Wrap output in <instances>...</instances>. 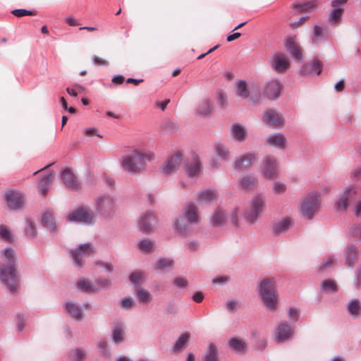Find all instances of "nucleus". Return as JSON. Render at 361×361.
<instances>
[{"mask_svg": "<svg viewBox=\"0 0 361 361\" xmlns=\"http://www.w3.org/2000/svg\"><path fill=\"white\" fill-rule=\"evenodd\" d=\"M78 288L82 291L89 293H94L97 289V288L93 286L89 281H87L85 279H80L78 282Z\"/></svg>", "mask_w": 361, "mask_h": 361, "instance_id": "41", "label": "nucleus"}, {"mask_svg": "<svg viewBox=\"0 0 361 361\" xmlns=\"http://www.w3.org/2000/svg\"><path fill=\"white\" fill-rule=\"evenodd\" d=\"M26 235L29 238H35L37 235V230L35 224L30 221H27V226L25 228Z\"/></svg>", "mask_w": 361, "mask_h": 361, "instance_id": "47", "label": "nucleus"}, {"mask_svg": "<svg viewBox=\"0 0 361 361\" xmlns=\"http://www.w3.org/2000/svg\"><path fill=\"white\" fill-rule=\"evenodd\" d=\"M134 301L130 298H126L121 300V307L126 309L130 308L133 306Z\"/></svg>", "mask_w": 361, "mask_h": 361, "instance_id": "57", "label": "nucleus"}, {"mask_svg": "<svg viewBox=\"0 0 361 361\" xmlns=\"http://www.w3.org/2000/svg\"><path fill=\"white\" fill-rule=\"evenodd\" d=\"M173 265V261L169 259H161L157 262L155 267L157 269L164 271Z\"/></svg>", "mask_w": 361, "mask_h": 361, "instance_id": "48", "label": "nucleus"}, {"mask_svg": "<svg viewBox=\"0 0 361 361\" xmlns=\"http://www.w3.org/2000/svg\"><path fill=\"white\" fill-rule=\"evenodd\" d=\"M183 163V154L175 152L163 163L161 169L163 173L170 175L176 173Z\"/></svg>", "mask_w": 361, "mask_h": 361, "instance_id": "6", "label": "nucleus"}, {"mask_svg": "<svg viewBox=\"0 0 361 361\" xmlns=\"http://www.w3.org/2000/svg\"><path fill=\"white\" fill-rule=\"evenodd\" d=\"M154 247V242H152L149 240H147V239L142 240L138 243L139 249L142 252H145V253H149V252H152Z\"/></svg>", "mask_w": 361, "mask_h": 361, "instance_id": "44", "label": "nucleus"}, {"mask_svg": "<svg viewBox=\"0 0 361 361\" xmlns=\"http://www.w3.org/2000/svg\"><path fill=\"white\" fill-rule=\"evenodd\" d=\"M345 264L350 267H354L359 256L358 247L354 245L348 246L345 251Z\"/></svg>", "mask_w": 361, "mask_h": 361, "instance_id": "23", "label": "nucleus"}, {"mask_svg": "<svg viewBox=\"0 0 361 361\" xmlns=\"http://www.w3.org/2000/svg\"><path fill=\"white\" fill-rule=\"evenodd\" d=\"M217 101L218 103L222 107H226L227 106V96L223 91H219L217 93Z\"/></svg>", "mask_w": 361, "mask_h": 361, "instance_id": "53", "label": "nucleus"}, {"mask_svg": "<svg viewBox=\"0 0 361 361\" xmlns=\"http://www.w3.org/2000/svg\"><path fill=\"white\" fill-rule=\"evenodd\" d=\"M11 13L16 17H23L25 16H35L37 12L35 11H28L25 9H15L11 11Z\"/></svg>", "mask_w": 361, "mask_h": 361, "instance_id": "50", "label": "nucleus"}, {"mask_svg": "<svg viewBox=\"0 0 361 361\" xmlns=\"http://www.w3.org/2000/svg\"><path fill=\"white\" fill-rule=\"evenodd\" d=\"M291 225V221L289 218H286L277 223L273 228L274 233L276 235L286 231Z\"/></svg>", "mask_w": 361, "mask_h": 361, "instance_id": "34", "label": "nucleus"}, {"mask_svg": "<svg viewBox=\"0 0 361 361\" xmlns=\"http://www.w3.org/2000/svg\"><path fill=\"white\" fill-rule=\"evenodd\" d=\"M42 223L45 227L49 228L51 231H54L56 228L53 214L50 212H47L44 214L42 219Z\"/></svg>", "mask_w": 361, "mask_h": 361, "instance_id": "37", "label": "nucleus"}, {"mask_svg": "<svg viewBox=\"0 0 361 361\" xmlns=\"http://www.w3.org/2000/svg\"><path fill=\"white\" fill-rule=\"evenodd\" d=\"M347 1L348 0H333L331 2V5L334 8H341L340 6L345 4Z\"/></svg>", "mask_w": 361, "mask_h": 361, "instance_id": "60", "label": "nucleus"}, {"mask_svg": "<svg viewBox=\"0 0 361 361\" xmlns=\"http://www.w3.org/2000/svg\"><path fill=\"white\" fill-rule=\"evenodd\" d=\"M319 6V0H309L303 3H295L293 7L300 12L311 11Z\"/></svg>", "mask_w": 361, "mask_h": 361, "instance_id": "27", "label": "nucleus"}, {"mask_svg": "<svg viewBox=\"0 0 361 361\" xmlns=\"http://www.w3.org/2000/svg\"><path fill=\"white\" fill-rule=\"evenodd\" d=\"M273 189L275 193L276 194H281L286 191V186L280 182H276L274 184Z\"/></svg>", "mask_w": 361, "mask_h": 361, "instance_id": "55", "label": "nucleus"}, {"mask_svg": "<svg viewBox=\"0 0 361 361\" xmlns=\"http://www.w3.org/2000/svg\"><path fill=\"white\" fill-rule=\"evenodd\" d=\"M197 113L200 116H207L212 113V102L209 99H204L197 107Z\"/></svg>", "mask_w": 361, "mask_h": 361, "instance_id": "36", "label": "nucleus"}, {"mask_svg": "<svg viewBox=\"0 0 361 361\" xmlns=\"http://www.w3.org/2000/svg\"><path fill=\"white\" fill-rule=\"evenodd\" d=\"M306 20H307V17H302L300 18V20L298 22L291 23L290 24V26L293 29L298 28L300 26H301L305 22Z\"/></svg>", "mask_w": 361, "mask_h": 361, "instance_id": "62", "label": "nucleus"}, {"mask_svg": "<svg viewBox=\"0 0 361 361\" xmlns=\"http://www.w3.org/2000/svg\"><path fill=\"white\" fill-rule=\"evenodd\" d=\"M67 219L73 222L90 224L93 220V215L86 209H78L69 214L67 216Z\"/></svg>", "mask_w": 361, "mask_h": 361, "instance_id": "13", "label": "nucleus"}, {"mask_svg": "<svg viewBox=\"0 0 361 361\" xmlns=\"http://www.w3.org/2000/svg\"><path fill=\"white\" fill-rule=\"evenodd\" d=\"M94 252V248L90 243H85L80 245L78 249L72 251V257L78 267H82L83 262L82 259L90 256Z\"/></svg>", "mask_w": 361, "mask_h": 361, "instance_id": "11", "label": "nucleus"}, {"mask_svg": "<svg viewBox=\"0 0 361 361\" xmlns=\"http://www.w3.org/2000/svg\"><path fill=\"white\" fill-rule=\"evenodd\" d=\"M229 345L233 350L239 353L245 352L247 348L246 342L244 340L236 338H232L229 341Z\"/></svg>", "mask_w": 361, "mask_h": 361, "instance_id": "38", "label": "nucleus"}, {"mask_svg": "<svg viewBox=\"0 0 361 361\" xmlns=\"http://www.w3.org/2000/svg\"><path fill=\"white\" fill-rule=\"evenodd\" d=\"M257 159L254 153H247L240 156L234 162V167L238 170H243L250 168Z\"/></svg>", "mask_w": 361, "mask_h": 361, "instance_id": "16", "label": "nucleus"}, {"mask_svg": "<svg viewBox=\"0 0 361 361\" xmlns=\"http://www.w3.org/2000/svg\"><path fill=\"white\" fill-rule=\"evenodd\" d=\"M184 216L188 224H197L200 221V216L197 212V207L194 204H189L183 209Z\"/></svg>", "mask_w": 361, "mask_h": 361, "instance_id": "19", "label": "nucleus"}, {"mask_svg": "<svg viewBox=\"0 0 361 361\" xmlns=\"http://www.w3.org/2000/svg\"><path fill=\"white\" fill-rule=\"evenodd\" d=\"M54 179V175L50 173L46 176L44 178L40 180L39 183V192L42 195H46L49 190V187L50 185L51 182Z\"/></svg>", "mask_w": 361, "mask_h": 361, "instance_id": "33", "label": "nucleus"}, {"mask_svg": "<svg viewBox=\"0 0 361 361\" xmlns=\"http://www.w3.org/2000/svg\"><path fill=\"white\" fill-rule=\"evenodd\" d=\"M322 288L329 292H336L337 290V286L334 281L325 280L322 284Z\"/></svg>", "mask_w": 361, "mask_h": 361, "instance_id": "49", "label": "nucleus"}, {"mask_svg": "<svg viewBox=\"0 0 361 361\" xmlns=\"http://www.w3.org/2000/svg\"><path fill=\"white\" fill-rule=\"evenodd\" d=\"M355 194V189L353 186L346 188L345 191L336 204L338 211H346L348 202Z\"/></svg>", "mask_w": 361, "mask_h": 361, "instance_id": "18", "label": "nucleus"}, {"mask_svg": "<svg viewBox=\"0 0 361 361\" xmlns=\"http://www.w3.org/2000/svg\"><path fill=\"white\" fill-rule=\"evenodd\" d=\"M215 156L223 161H227L230 159V152L228 148L221 142H215L214 145Z\"/></svg>", "mask_w": 361, "mask_h": 361, "instance_id": "26", "label": "nucleus"}, {"mask_svg": "<svg viewBox=\"0 0 361 361\" xmlns=\"http://www.w3.org/2000/svg\"><path fill=\"white\" fill-rule=\"evenodd\" d=\"M262 176L267 179H272L278 176V163L274 157H265L262 163Z\"/></svg>", "mask_w": 361, "mask_h": 361, "instance_id": "8", "label": "nucleus"}, {"mask_svg": "<svg viewBox=\"0 0 361 361\" xmlns=\"http://www.w3.org/2000/svg\"><path fill=\"white\" fill-rule=\"evenodd\" d=\"M5 200L11 209H20L25 202L23 195L17 190H8L5 193Z\"/></svg>", "mask_w": 361, "mask_h": 361, "instance_id": "9", "label": "nucleus"}, {"mask_svg": "<svg viewBox=\"0 0 361 361\" xmlns=\"http://www.w3.org/2000/svg\"><path fill=\"white\" fill-rule=\"evenodd\" d=\"M61 178L63 183L68 188L77 190L80 188V183L74 175L69 169H65L61 173Z\"/></svg>", "mask_w": 361, "mask_h": 361, "instance_id": "20", "label": "nucleus"}, {"mask_svg": "<svg viewBox=\"0 0 361 361\" xmlns=\"http://www.w3.org/2000/svg\"><path fill=\"white\" fill-rule=\"evenodd\" d=\"M114 207V201L109 196L99 197L97 200V209L104 215L110 214Z\"/></svg>", "mask_w": 361, "mask_h": 361, "instance_id": "14", "label": "nucleus"}, {"mask_svg": "<svg viewBox=\"0 0 361 361\" xmlns=\"http://www.w3.org/2000/svg\"><path fill=\"white\" fill-rule=\"evenodd\" d=\"M201 163L199 159H195L191 163L185 166V172L189 177H195L200 174L201 171Z\"/></svg>", "mask_w": 361, "mask_h": 361, "instance_id": "29", "label": "nucleus"}, {"mask_svg": "<svg viewBox=\"0 0 361 361\" xmlns=\"http://www.w3.org/2000/svg\"><path fill=\"white\" fill-rule=\"evenodd\" d=\"M113 341L115 343H121L123 341V331L121 325H116L113 330Z\"/></svg>", "mask_w": 361, "mask_h": 361, "instance_id": "46", "label": "nucleus"}, {"mask_svg": "<svg viewBox=\"0 0 361 361\" xmlns=\"http://www.w3.org/2000/svg\"><path fill=\"white\" fill-rule=\"evenodd\" d=\"M204 361H218L216 346L211 343L209 345L208 352L204 357Z\"/></svg>", "mask_w": 361, "mask_h": 361, "instance_id": "42", "label": "nucleus"}, {"mask_svg": "<svg viewBox=\"0 0 361 361\" xmlns=\"http://www.w3.org/2000/svg\"><path fill=\"white\" fill-rule=\"evenodd\" d=\"M197 200L204 204L213 202L217 200V193L212 190H203L197 194Z\"/></svg>", "mask_w": 361, "mask_h": 361, "instance_id": "28", "label": "nucleus"}, {"mask_svg": "<svg viewBox=\"0 0 361 361\" xmlns=\"http://www.w3.org/2000/svg\"><path fill=\"white\" fill-rule=\"evenodd\" d=\"M267 142L269 145L279 149H284L286 145V139L281 133H274L267 137Z\"/></svg>", "mask_w": 361, "mask_h": 361, "instance_id": "24", "label": "nucleus"}, {"mask_svg": "<svg viewBox=\"0 0 361 361\" xmlns=\"http://www.w3.org/2000/svg\"><path fill=\"white\" fill-rule=\"evenodd\" d=\"M66 310L70 315L76 320H81L83 317L80 307L73 302L66 303Z\"/></svg>", "mask_w": 361, "mask_h": 361, "instance_id": "32", "label": "nucleus"}, {"mask_svg": "<svg viewBox=\"0 0 361 361\" xmlns=\"http://www.w3.org/2000/svg\"><path fill=\"white\" fill-rule=\"evenodd\" d=\"M204 299V295L202 292L199 291V292H196L193 296H192V300L195 302H197V303H200Z\"/></svg>", "mask_w": 361, "mask_h": 361, "instance_id": "63", "label": "nucleus"}, {"mask_svg": "<svg viewBox=\"0 0 361 361\" xmlns=\"http://www.w3.org/2000/svg\"><path fill=\"white\" fill-rule=\"evenodd\" d=\"M190 337V334L188 332H186L182 334L178 339L176 341L174 346L173 350L175 352H182L183 351L186 347L188 346V343Z\"/></svg>", "mask_w": 361, "mask_h": 361, "instance_id": "31", "label": "nucleus"}, {"mask_svg": "<svg viewBox=\"0 0 361 361\" xmlns=\"http://www.w3.org/2000/svg\"><path fill=\"white\" fill-rule=\"evenodd\" d=\"M154 159V154L145 149H135L123 157V169L131 174L140 173L147 169V162Z\"/></svg>", "mask_w": 361, "mask_h": 361, "instance_id": "2", "label": "nucleus"}, {"mask_svg": "<svg viewBox=\"0 0 361 361\" xmlns=\"http://www.w3.org/2000/svg\"><path fill=\"white\" fill-rule=\"evenodd\" d=\"M143 278L144 274L140 271L134 272L130 276V281L136 284L135 286H138L137 283H139L143 279Z\"/></svg>", "mask_w": 361, "mask_h": 361, "instance_id": "52", "label": "nucleus"}, {"mask_svg": "<svg viewBox=\"0 0 361 361\" xmlns=\"http://www.w3.org/2000/svg\"><path fill=\"white\" fill-rule=\"evenodd\" d=\"M264 121L269 126L276 128L281 127L283 125L282 118L279 116V114L274 110H269L264 114Z\"/></svg>", "mask_w": 361, "mask_h": 361, "instance_id": "22", "label": "nucleus"}, {"mask_svg": "<svg viewBox=\"0 0 361 361\" xmlns=\"http://www.w3.org/2000/svg\"><path fill=\"white\" fill-rule=\"evenodd\" d=\"M343 11V8H334L329 14V21L334 24L339 22L341 19Z\"/></svg>", "mask_w": 361, "mask_h": 361, "instance_id": "45", "label": "nucleus"}, {"mask_svg": "<svg viewBox=\"0 0 361 361\" xmlns=\"http://www.w3.org/2000/svg\"><path fill=\"white\" fill-rule=\"evenodd\" d=\"M357 288H361V267L357 269V279L355 282Z\"/></svg>", "mask_w": 361, "mask_h": 361, "instance_id": "64", "label": "nucleus"}, {"mask_svg": "<svg viewBox=\"0 0 361 361\" xmlns=\"http://www.w3.org/2000/svg\"><path fill=\"white\" fill-rule=\"evenodd\" d=\"M293 334V330L287 324H280L275 331V339L277 342L282 343L289 339Z\"/></svg>", "mask_w": 361, "mask_h": 361, "instance_id": "17", "label": "nucleus"}, {"mask_svg": "<svg viewBox=\"0 0 361 361\" xmlns=\"http://www.w3.org/2000/svg\"><path fill=\"white\" fill-rule=\"evenodd\" d=\"M322 71V64L318 60H314L311 63L305 66L302 71L305 74L316 72L317 75L320 74Z\"/></svg>", "mask_w": 361, "mask_h": 361, "instance_id": "39", "label": "nucleus"}, {"mask_svg": "<svg viewBox=\"0 0 361 361\" xmlns=\"http://www.w3.org/2000/svg\"><path fill=\"white\" fill-rule=\"evenodd\" d=\"M225 219L226 214L221 209H217L212 216V221L214 225L220 226L224 222Z\"/></svg>", "mask_w": 361, "mask_h": 361, "instance_id": "43", "label": "nucleus"}, {"mask_svg": "<svg viewBox=\"0 0 361 361\" xmlns=\"http://www.w3.org/2000/svg\"><path fill=\"white\" fill-rule=\"evenodd\" d=\"M70 356L73 361H81L85 357V354L81 349H76L71 353Z\"/></svg>", "mask_w": 361, "mask_h": 361, "instance_id": "51", "label": "nucleus"}, {"mask_svg": "<svg viewBox=\"0 0 361 361\" xmlns=\"http://www.w3.org/2000/svg\"><path fill=\"white\" fill-rule=\"evenodd\" d=\"M1 257L4 263L0 265V280L11 293H15L19 286V276L13 250L9 247L2 250Z\"/></svg>", "mask_w": 361, "mask_h": 361, "instance_id": "1", "label": "nucleus"}, {"mask_svg": "<svg viewBox=\"0 0 361 361\" xmlns=\"http://www.w3.org/2000/svg\"><path fill=\"white\" fill-rule=\"evenodd\" d=\"M235 92L237 96L247 99L250 104L255 105L259 102V97L257 94L254 95V92L249 88L244 80H240L235 83Z\"/></svg>", "mask_w": 361, "mask_h": 361, "instance_id": "7", "label": "nucleus"}, {"mask_svg": "<svg viewBox=\"0 0 361 361\" xmlns=\"http://www.w3.org/2000/svg\"><path fill=\"white\" fill-rule=\"evenodd\" d=\"M271 67L277 73L286 72L290 68V62L287 56L283 54H276L271 60Z\"/></svg>", "mask_w": 361, "mask_h": 361, "instance_id": "12", "label": "nucleus"}, {"mask_svg": "<svg viewBox=\"0 0 361 361\" xmlns=\"http://www.w3.org/2000/svg\"><path fill=\"white\" fill-rule=\"evenodd\" d=\"M156 218L154 215L149 212H147L141 215L139 220L140 229L144 233L151 231L156 224Z\"/></svg>", "mask_w": 361, "mask_h": 361, "instance_id": "15", "label": "nucleus"}, {"mask_svg": "<svg viewBox=\"0 0 361 361\" xmlns=\"http://www.w3.org/2000/svg\"><path fill=\"white\" fill-rule=\"evenodd\" d=\"M322 29L321 27L316 25L314 28V42L318 40V37L322 36Z\"/></svg>", "mask_w": 361, "mask_h": 361, "instance_id": "61", "label": "nucleus"}, {"mask_svg": "<svg viewBox=\"0 0 361 361\" xmlns=\"http://www.w3.org/2000/svg\"><path fill=\"white\" fill-rule=\"evenodd\" d=\"M282 89V84L278 80L272 79L265 84L263 94L269 99H276L279 97Z\"/></svg>", "mask_w": 361, "mask_h": 361, "instance_id": "10", "label": "nucleus"}, {"mask_svg": "<svg viewBox=\"0 0 361 361\" xmlns=\"http://www.w3.org/2000/svg\"><path fill=\"white\" fill-rule=\"evenodd\" d=\"M92 61L97 66H107L109 64V62L106 59L97 56H94Z\"/></svg>", "mask_w": 361, "mask_h": 361, "instance_id": "58", "label": "nucleus"}, {"mask_svg": "<svg viewBox=\"0 0 361 361\" xmlns=\"http://www.w3.org/2000/svg\"><path fill=\"white\" fill-rule=\"evenodd\" d=\"M347 310L351 315L357 316L360 311V303L359 300H350L347 305Z\"/></svg>", "mask_w": 361, "mask_h": 361, "instance_id": "40", "label": "nucleus"}, {"mask_svg": "<svg viewBox=\"0 0 361 361\" xmlns=\"http://www.w3.org/2000/svg\"><path fill=\"white\" fill-rule=\"evenodd\" d=\"M288 315L290 319L298 320L299 317V312L295 308H290L288 312Z\"/></svg>", "mask_w": 361, "mask_h": 361, "instance_id": "59", "label": "nucleus"}, {"mask_svg": "<svg viewBox=\"0 0 361 361\" xmlns=\"http://www.w3.org/2000/svg\"><path fill=\"white\" fill-rule=\"evenodd\" d=\"M231 131L233 137L238 142H243L247 136L245 128L238 123L233 124Z\"/></svg>", "mask_w": 361, "mask_h": 361, "instance_id": "25", "label": "nucleus"}, {"mask_svg": "<svg viewBox=\"0 0 361 361\" xmlns=\"http://www.w3.org/2000/svg\"><path fill=\"white\" fill-rule=\"evenodd\" d=\"M0 237L5 240H11V234L9 230L4 226H0Z\"/></svg>", "mask_w": 361, "mask_h": 361, "instance_id": "54", "label": "nucleus"}, {"mask_svg": "<svg viewBox=\"0 0 361 361\" xmlns=\"http://www.w3.org/2000/svg\"><path fill=\"white\" fill-rule=\"evenodd\" d=\"M135 291L140 302L147 304L152 300V295L147 290L141 288L140 286H136Z\"/></svg>", "mask_w": 361, "mask_h": 361, "instance_id": "35", "label": "nucleus"}, {"mask_svg": "<svg viewBox=\"0 0 361 361\" xmlns=\"http://www.w3.org/2000/svg\"><path fill=\"white\" fill-rule=\"evenodd\" d=\"M258 184L256 178L250 176H245L241 178L239 183V187L241 190H252Z\"/></svg>", "mask_w": 361, "mask_h": 361, "instance_id": "30", "label": "nucleus"}, {"mask_svg": "<svg viewBox=\"0 0 361 361\" xmlns=\"http://www.w3.org/2000/svg\"><path fill=\"white\" fill-rule=\"evenodd\" d=\"M265 198L256 195L250 202L249 208L244 213V218L249 224H254L265 208Z\"/></svg>", "mask_w": 361, "mask_h": 361, "instance_id": "4", "label": "nucleus"}, {"mask_svg": "<svg viewBox=\"0 0 361 361\" xmlns=\"http://www.w3.org/2000/svg\"><path fill=\"white\" fill-rule=\"evenodd\" d=\"M319 208V200L317 193H311L305 197L300 205V212L302 216L310 219Z\"/></svg>", "mask_w": 361, "mask_h": 361, "instance_id": "5", "label": "nucleus"}, {"mask_svg": "<svg viewBox=\"0 0 361 361\" xmlns=\"http://www.w3.org/2000/svg\"><path fill=\"white\" fill-rule=\"evenodd\" d=\"M174 284L178 288H185L188 286V281L183 277H177L173 280Z\"/></svg>", "mask_w": 361, "mask_h": 361, "instance_id": "56", "label": "nucleus"}, {"mask_svg": "<svg viewBox=\"0 0 361 361\" xmlns=\"http://www.w3.org/2000/svg\"><path fill=\"white\" fill-rule=\"evenodd\" d=\"M286 47L289 53L296 59L301 60L302 57L300 47L295 42V37H288L286 41Z\"/></svg>", "mask_w": 361, "mask_h": 361, "instance_id": "21", "label": "nucleus"}, {"mask_svg": "<svg viewBox=\"0 0 361 361\" xmlns=\"http://www.w3.org/2000/svg\"><path fill=\"white\" fill-rule=\"evenodd\" d=\"M259 291L264 305L269 310H274L278 300L276 281L271 278L264 279L259 285Z\"/></svg>", "mask_w": 361, "mask_h": 361, "instance_id": "3", "label": "nucleus"}]
</instances>
